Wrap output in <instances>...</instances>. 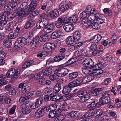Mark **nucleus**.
<instances>
[{
    "mask_svg": "<svg viewBox=\"0 0 121 121\" xmlns=\"http://www.w3.org/2000/svg\"><path fill=\"white\" fill-rule=\"evenodd\" d=\"M37 4V2L36 1L33 0L30 4L28 11L18 8L17 12V16L20 17H25L29 14V12L33 11L36 8Z\"/></svg>",
    "mask_w": 121,
    "mask_h": 121,
    "instance_id": "f257e3e1",
    "label": "nucleus"
},
{
    "mask_svg": "<svg viewBox=\"0 0 121 121\" xmlns=\"http://www.w3.org/2000/svg\"><path fill=\"white\" fill-rule=\"evenodd\" d=\"M55 48V44L52 43H48L45 44L43 46V48L44 51H42L43 55H48L49 50H54Z\"/></svg>",
    "mask_w": 121,
    "mask_h": 121,
    "instance_id": "f03ea898",
    "label": "nucleus"
},
{
    "mask_svg": "<svg viewBox=\"0 0 121 121\" xmlns=\"http://www.w3.org/2000/svg\"><path fill=\"white\" fill-rule=\"evenodd\" d=\"M68 17L66 16H64L58 18V22H56V26L57 28L61 27L64 24H65L69 23Z\"/></svg>",
    "mask_w": 121,
    "mask_h": 121,
    "instance_id": "7ed1b4c3",
    "label": "nucleus"
},
{
    "mask_svg": "<svg viewBox=\"0 0 121 121\" xmlns=\"http://www.w3.org/2000/svg\"><path fill=\"white\" fill-rule=\"evenodd\" d=\"M27 39L22 37H19L16 40L15 43V46L17 47H23L24 45L27 44Z\"/></svg>",
    "mask_w": 121,
    "mask_h": 121,
    "instance_id": "20e7f679",
    "label": "nucleus"
},
{
    "mask_svg": "<svg viewBox=\"0 0 121 121\" xmlns=\"http://www.w3.org/2000/svg\"><path fill=\"white\" fill-rule=\"evenodd\" d=\"M49 20L47 19L43 18L39 20L37 24V28L39 29L45 27V28L47 27V25L49 22Z\"/></svg>",
    "mask_w": 121,
    "mask_h": 121,
    "instance_id": "39448f33",
    "label": "nucleus"
},
{
    "mask_svg": "<svg viewBox=\"0 0 121 121\" xmlns=\"http://www.w3.org/2000/svg\"><path fill=\"white\" fill-rule=\"evenodd\" d=\"M55 71L58 77L65 76L69 72L67 69L64 68L57 69Z\"/></svg>",
    "mask_w": 121,
    "mask_h": 121,
    "instance_id": "423d86ee",
    "label": "nucleus"
},
{
    "mask_svg": "<svg viewBox=\"0 0 121 121\" xmlns=\"http://www.w3.org/2000/svg\"><path fill=\"white\" fill-rule=\"evenodd\" d=\"M8 14L5 12H3L0 13V24L4 25L6 24L8 21Z\"/></svg>",
    "mask_w": 121,
    "mask_h": 121,
    "instance_id": "0eeeda50",
    "label": "nucleus"
},
{
    "mask_svg": "<svg viewBox=\"0 0 121 121\" xmlns=\"http://www.w3.org/2000/svg\"><path fill=\"white\" fill-rule=\"evenodd\" d=\"M9 2L10 6L14 11L17 9L18 4L20 3V0H9Z\"/></svg>",
    "mask_w": 121,
    "mask_h": 121,
    "instance_id": "6e6552de",
    "label": "nucleus"
},
{
    "mask_svg": "<svg viewBox=\"0 0 121 121\" xmlns=\"http://www.w3.org/2000/svg\"><path fill=\"white\" fill-rule=\"evenodd\" d=\"M36 60H32L26 61L23 64L22 66V68L25 69L31 65L38 64Z\"/></svg>",
    "mask_w": 121,
    "mask_h": 121,
    "instance_id": "1a4fd4ad",
    "label": "nucleus"
},
{
    "mask_svg": "<svg viewBox=\"0 0 121 121\" xmlns=\"http://www.w3.org/2000/svg\"><path fill=\"white\" fill-rule=\"evenodd\" d=\"M28 105L26 103H24L21 105L22 109V112L24 114H29L31 111V110L29 109Z\"/></svg>",
    "mask_w": 121,
    "mask_h": 121,
    "instance_id": "9d476101",
    "label": "nucleus"
},
{
    "mask_svg": "<svg viewBox=\"0 0 121 121\" xmlns=\"http://www.w3.org/2000/svg\"><path fill=\"white\" fill-rule=\"evenodd\" d=\"M85 11L88 14V15L93 14L96 11V10L95 8L92 7L90 5H89L86 7Z\"/></svg>",
    "mask_w": 121,
    "mask_h": 121,
    "instance_id": "9b49d317",
    "label": "nucleus"
},
{
    "mask_svg": "<svg viewBox=\"0 0 121 121\" xmlns=\"http://www.w3.org/2000/svg\"><path fill=\"white\" fill-rule=\"evenodd\" d=\"M88 16L87 18L86 19H84L82 21V22L83 24H87L89 23L92 22L95 20V17L94 15L91 14L88 15Z\"/></svg>",
    "mask_w": 121,
    "mask_h": 121,
    "instance_id": "f8f14e48",
    "label": "nucleus"
},
{
    "mask_svg": "<svg viewBox=\"0 0 121 121\" xmlns=\"http://www.w3.org/2000/svg\"><path fill=\"white\" fill-rule=\"evenodd\" d=\"M81 81L80 79L74 80L72 82L69 83L68 85V86L71 88V87H74L79 85L81 84Z\"/></svg>",
    "mask_w": 121,
    "mask_h": 121,
    "instance_id": "ddd939ff",
    "label": "nucleus"
},
{
    "mask_svg": "<svg viewBox=\"0 0 121 121\" xmlns=\"http://www.w3.org/2000/svg\"><path fill=\"white\" fill-rule=\"evenodd\" d=\"M94 62L92 60L90 59H85L83 62L84 66L89 67H91L93 66Z\"/></svg>",
    "mask_w": 121,
    "mask_h": 121,
    "instance_id": "4468645a",
    "label": "nucleus"
},
{
    "mask_svg": "<svg viewBox=\"0 0 121 121\" xmlns=\"http://www.w3.org/2000/svg\"><path fill=\"white\" fill-rule=\"evenodd\" d=\"M94 110L93 109H90L82 117V118L84 117H93L95 116Z\"/></svg>",
    "mask_w": 121,
    "mask_h": 121,
    "instance_id": "2eb2a0df",
    "label": "nucleus"
},
{
    "mask_svg": "<svg viewBox=\"0 0 121 121\" xmlns=\"http://www.w3.org/2000/svg\"><path fill=\"white\" fill-rule=\"evenodd\" d=\"M53 72V69L50 67L47 68L42 70L44 76H48L50 75Z\"/></svg>",
    "mask_w": 121,
    "mask_h": 121,
    "instance_id": "dca6fc26",
    "label": "nucleus"
},
{
    "mask_svg": "<svg viewBox=\"0 0 121 121\" xmlns=\"http://www.w3.org/2000/svg\"><path fill=\"white\" fill-rule=\"evenodd\" d=\"M93 79V78L91 77L90 75L86 76L83 78L82 80H80L81 82H82L83 83H86L90 82Z\"/></svg>",
    "mask_w": 121,
    "mask_h": 121,
    "instance_id": "f3484780",
    "label": "nucleus"
},
{
    "mask_svg": "<svg viewBox=\"0 0 121 121\" xmlns=\"http://www.w3.org/2000/svg\"><path fill=\"white\" fill-rule=\"evenodd\" d=\"M59 15V12L57 10H52L51 12L50 13V17L52 19L56 18Z\"/></svg>",
    "mask_w": 121,
    "mask_h": 121,
    "instance_id": "a211bd4d",
    "label": "nucleus"
},
{
    "mask_svg": "<svg viewBox=\"0 0 121 121\" xmlns=\"http://www.w3.org/2000/svg\"><path fill=\"white\" fill-rule=\"evenodd\" d=\"M101 38V36L100 35H97L94 36L90 40L94 43H96L99 42Z\"/></svg>",
    "mask_w": 121,
    "mask_h": 121,
    "instance_id": "6ab92c4d",
    "label": "nucleus"
},
{
    "mask_svg": "<svg viewBox=\"0 0 121 121\" xmlns=\"http://www.w3.org/2000/svg\"><path fill=\"white\" fill-rule=\"evenodd\" d=\"M69 7L68 4L66 3H61L59 5V9L61 11H64L68 9Z\"/></svg>",
    "mask_w": 121,
    "mask_h": 121,
    "instance_id": "aec40b11",
    "label": "nucleus"
},
{
    "mask_svg": "<svg viewBox=\"0 0 121 121\" xmlns=\"http://www.w3.org/2000/svg\"><path fill=\"white\" fill-rule=\"evenodd\" d=\"M103 89L101 88H99L96 89L92 91V95L93 96H99L101 95V93L99 92L102 91Z\"/></svg>",
    "mask_w": 121,
    "mask_h": 121,
    "instance_id": "412c9836",
    "label": "nucleus"
},
{
    "mask_svg": "<svg viewBox=\"0 0 121 121\" xmlns=\"http://www.w3.org/2000/svg\"><path fill=\"white\" fill-rule=\"evenodd\" d=\"M90 97V95L89 93L86 94V95L81 97V98L79 100V102L81 103L84 102L89 99Z\"/></svg>",
    "mask_w": 121,
    "mask_h": 121,
    "instance_id": "4be33fe9",
    "label": "nucleus"
},
{
    "mask_svg": "<svg viewBox=\"0 0 121 121\" xmlns=\"http://www.w3.org/2000/svg\"><path fill=\"white\" fill-rule=\"evenodd\" d=\"M61 35L60 31H56L53 32L51 35V37L53 39H55Z\"/></svg>",
    "mask_w": 121,
    "mask_h": 121,
    "instance_id": "5701e85b",
    "label": "nucleus"
},
{
    "mask_svg": "<svg viewBox=\"0 0 121 121\" xmlns=\"http://www.w3.org/2000/svg\"><path fill=\"white\" fill-rule=\"evenodd\" d=\"M89 67L84 66L82 68V71L84 74H90L91 73V69Z\"/></svg>",
    "mask_w": 121,
    "mask_h": 121,
    "instance_id": "b1692460",
    "label": "nucleus"
},
{
    "mask_svg": "<svg viewBox=\"0 0 121 121\" xmlns=\"http://www.w3.org/2000/svg\"><path fill=\"white\" fill-rule=\"evenodd\" d=\"M61 88V84L59 83H57L55 86L53 91L55 93H57L60 91Z\"/></svg>",
    "mask_w": 121,
    "mask_h": 121,
    "instance_id": "393cba45",
    "label": "nucleus"
},
{
    "mask_svg": "<svg viewBox=\"0 0 121 121\" xmlns=\"http://www.w3.org/2000/svg\"><path fill=\"white\" fill-rule=\"evenodd\" d=\"M65 57V56L64 54H60L55 57L54 60L56 62H59L62 60Z\"/></svg>",
    "mask_w": 121,
    "mask_h": 121,
    "instance_id": "a878e982",
    "label": "nucleus"
},
{
    "mask_svg": "<svg viewBox=\"0 0 121 121\" xmlns=\"http://www.w3.org/2000/svg\"><path fill=\"white\" fill-rule=\"evenodd\" d=\"M93 70L98 71L102 69L103 67V65L101 63H99L95 65L94 66L91 67Z\"/></svg>",
    "mask_w": 121,
    "mask_h": 121,
    "instance_id": "bb28decb",
    "label": "nucleus"
},
{
    "mask_svg": "<svg viewBox=\"0 0 121 121\" xmlns=\"http://www.w3.org/2000/svg\"><path fill=\"white\" fill-rule=\"evenodd\" d=\"M13 68L10 69L6 73V76L8 78H12L14 77V74L13 73Z\"/></svg>",
    "mask_w": 121,
    "mask_h": 121,
    "instance_id": "cd10ccee",
    "label": "nucleus"
},
{
    "mask_svg": "<svg viewBox=\"0 0 121 121\" xmlns=\"http://www.w3.org/2000/svg\"><path fill=\"white\" fill-rule=\"evenodd\" d=\"M13 68L10 69L6 73V76L8 78H12L14 77V74L13 73Z\"/></svg>",
    "mask_w": 121,
    "mask_h": 121,
    "instance_id": "c85d7f7f",
    "label": "nucleus"
},
{
    "mask_svg": "<svg viewBox=\"0 0 121 121\" xmlns=\"http://www.w3.org/2000/svg\"><path fill=\"white\" fill-rule=\"evenodd\" d=\"M68 19L69 20V23H76L78 19L77 17L75 16H73L70 17H68Z\"/></svg>",
    "mask_w": 121,
    "mask_h": 121,
    "instance_id": "c756f323",
    "label": "nucleus"
},
{
    "mask_svg": "<svg viewBox=\"0 0 121 121\" xmlns=\"http://www.w3.org/2000/svg\"><path fill=\"white\" fill-rule=\"evenodd\" d=\"M3 44L7 48L10 47L12 45L11 41L9 40H5L3 41Z\"/></svg>",
    "mask_w": 121,
    "mask_h": 121,
    "instance_id": "7c9ffc66",
    "label": "nucleus"
},
{
    "mask_svg": "<svg viewBox=\"0 0 121 121\" xmlns=\"http://www.w3.org/2000/svg\"><path fill=\"white\" fill-rule=\"evenodd\" d=\"M80 33L78 31H76L73 34V36L74 37L77 41H79L80 38Z\"/></svg>",
    "mask_w": 121,
    "mask_h": 121,
    "instance_id": "2f4dec72",
    "label": "nucleus"
},
{
    "mask_svg": "<svg viewBox=\"0 0 121 121\" xmlns=\"http://www.w3.org/2000/svg\"><path fill=\"white\" fill-rule=\"evenodd\" d=\"M42 72V70L39 72V73H36L34 76L35 78L38 80V79L42 78L44 76L43 73Z\"/></svg>",
    "mask_w": 121,
    "mask_h": 121,
    "instance_id": "473e14b6",
    "label": "nucleus"
},
{
    "mask_svg": "<svg viewBox=\"0 0 121 121\" xmlns=\"http://www.w3.org/2000/svg\"><path fill=\"white\" fill-rule=\"evenodd\" d=\"M99 24L95 22L92 23L90 24L89 26L94 29L99 30L100 28Z\"/></svg>",
    "mask_w": 121,
    "mask_h": 121,
    "instance_id": "72a5a7b5",
    "label": "nucleus"
},
{
    "mask_svg": "<svg viewBox=\"0 0 121 121\" xmlns=\"http://www.w3.org/2000/svg\"><path fill=\"white\" fill-rule=\"evenodd\" d=\"M24 36H25L27 39L28 38L30 39L32 37H33V33L31 31H28L24 34Z\"/></svg>",
    "mask_w": 121,
    "mask_h": 121,
    "instance_id": "f704fd0d",
    "label": "nucleus"
},
{
    "mask_svg": "<svg viewBox=\"0 0 121 121\" xmlns=\"http://www.w3.org/2000/svg\"><path fill=\"white\" fill-rule=\"evenodd\" d=\"M43 110L39 109L35 113V116L37 117H41L43 115Z\"/></svg>",
    "mask_w": 121,
    "mask_h": 121,
    "instance_id": "c9c22d12",
    "label": "nucleus"
},
{
    "mask_svg": "<svg viewBox=\"0 0 121 121\" xmlns=\"http://www.w3.org/2000/svg\"><path fill=\"white\" fill-rule=\"evenodd\" d=\"M40 41L41 42H45L48 40V35H41L39 38Z\"/></svg>",
    "mask_w": 121,
    "mask_h": 121,
    "instance_id": "e433bc0d",
    "label": "nucleus"
},
{
    "mask_svg": "<svg viewBox=\"0 0 121 121\" xmlns=\"http://www.w3.org/2000/svg\"><path fill=\"white\" fill-rule=\"evenodd\" d=\"M71 89L68 86L65 87L62 91L63 93L65 95H68L71 91Z\"/></svg>",
    "mask_w": 121,
    "mask_h": 121,
    "instance_id": "4c0bfd02",
    "label": "nucleus"
},
{
    "mask_svg": "<svg viewBox=\"0 0 121 121\" xmlns=\"http://www.w3.org/2000/svg\"><path fill=\"white\" fill-rule=\"evenodd\" d=\"M78 75L77 72H74L70 73L69 75V78L71 80L76 78Z\"/></svg>",
    "mask_w": 121,
    "mask_h": 121,
    "instance_id": "58836bf2",
    "label": "nucleus"
},
{
    "mask_svg": "<svg viewBox=\"0 0 121 121\" xmlns=\"http://www.w3.org/2000/svg\"><path fill=\"white\" fill-rule=\"evenodd\" d=\"M57 113L56 112V111H52L48 114V117L50 118H53L57 116Z\"/></svg>",
    "mask_w": 121,
    "mask_h": 121,
    "instance_id": "ea45409f",
    "label": "nucleus"
},
{
    "mask_svg": "<svg viewBox=\"0 0 121 121\" xmlns=\"http://www.w3.org/2000/svg\"><path fill=\"white\" fill-rule=\"evenodd\" d=\"M42 95L40 96V97L37 99L36 103L39 107L42 103L43 101V97L42 96Z\"/></svg>",
    "mask_w": 121,
    "mask_h": 121,
    "instance_id": "a19ab883",
    "label": "nucleus"
},
{
    "mask_svg": "<svg viewBox=\"0 0 121 121\" xmlns=\"http://www.w3.org/2000/svg\"><path fill=\"white\" fill-rule=\"evenodd\" d=\"M39 40L36 38H35L33 40V43L31 45V47L33 48L37 46L39 44Z\"/></svg>",
    "mask_w": 121,
    "mask_h": 121,
    "instance_id": "79ce46f5",
    "label": "nucleus"
},
{
    "mask_svg": "<svg viewBox=\"0 0 121 121\" xmlns=\"http://www.w3.org/2000/svg\"><path fill=\"white\" fill-rule=\"evenodd\" d=\"M28 4L27 2H24L22 4L20 7L19 8L27 11V9L28 6Z\"/></svg>",
    "mask_w": 121,
    "mask_h": 121,
    "instance_id": "37998d69",
    "label": "nucleus"
},
{
    "mask_svg": "<svg viewBox=\"0 0 121 121\" xmlns=\"http://www.w3.org/2000/svg\"><path fill=\"white\" fill-rule=\"evenodd\" d=\"M95 116L99 117L103 113L102 111L100 109H97L94 110Z\"/></svg>",
    "mask_w": 121,
    "mask_h": 121,
    "instance_id": "c03bdc74",
    "label": "nucleus"
},
{
    "mask_svg": "<svg viewBox=\"0 0 121 121\" xmlns=\"http://www.w3.org/2000/svg\"><path fill=\"white\" fill-rule=\"evenodd\" d=\"M32 98H36L41 96L42 94L40 92H32Z\"/></svg>",
    "mask_w": 121,
    "mask_h": 121,
    "instance_id": "a18cd8bd",
    "label": "nucleus"
},
{
    "mask_svg": "<svg viewBox=\"0 0 121 121\" xmlns=\"http://www.w3.org/2000/svg\"><path fill=\"white\" fill-rule=\"evenodd\" d=\"M95 19V20L100 19H104V15L99 13H96L94 15Z\"/></svg>",
    "mask_w": 121,
    "mask_h": 121,
    "instance_id": "49530a36",
    "label": "nucleus"
},
{
    "mask_svg": "<svg viewBox=\"0 0 121 121\" xmlns=\"http://www.w3.org/2000/svg\"><path fill=\"white\" fill-rule=\"evenodd\" d=\"M56 72H55L53 74L50 75L49 77L50 79L52 81H54L56 80L57 79L58 77L57 75Z\"/></svg>",
    "mask_w": 121,
    "mask_h": 121,
    "instance_id": "de8ad7c7",
    "label": "nucleus"
},
{
    "mask_svg": "<svg viewBox=\"0 0 121 121\" xmlns=\"http://www.w3.org/2000/svg\"><path fill=\"white\" fill-rule=\"evenodd\" d=\"M110 94H108L107 96H104L103 97L104 100L106 104H107L111 100V98H110Z\"/></svg>",
    "mask_w": 121,
    "mask_h": 121,
    "instance_id": "09e8293b",
    "label": "nucleus"
},
{
    "mask_svg": "<svg viewBox=\"0 0 121 121\" xmlns=\"http://www.w3.org/2000/svg\"><path fill=\"white\" fill-rule=\"evenodd\" d=\"M6 97H5L4 101L6 104H9L11 101V99L9 97L7 93H6Z\"/></svg>",
    "mask_w": 121,
    "mask_h": 121,
    "instance_id": "8fccbe9b",
    "label": "nucleus"
},
{
    "mask_svg": "<svg viewBox=\"0 0 121 121\" xmlns=\"http://www.w3.org/2000/svg\"><path fill=\"white\" fill-rule=\"evenodd\" d=\"M96 101L95 100H94L91 102V103L88 105L87 107L89 109L95 106L97 104V103L96 102Z\"/></svg>",
    "mask_w": 121,
    "mask_h": 121,
    "instance_id": "3c124183",
    "label": "nucleus"
},
{
    "mask_svg": "<svg viewBox=\"0 0 121 121\" xmlns=\"http://www.w3.org/2000/svg\"><path fill=\"white\" fill-rule=\"evenodd\" d=\"M88 15V14L85 10L84 11L82 12L80 14V17L82 18V20L84 19H86V17Z\"/></svg>",
    "mask_w": 121,
    "mask_h": 121,
    "instance_id": "603ef678",
    "label": "nucleus"
},
{
    "mask_svg": "<svg viewBox=\"0 0 121 121\" xmlns=\"http://www.w3.org/2000/svg\"><path fill=\"white\" fill-rule=\"evenodd\" d=\"M24 89L21 91L22 93H25L29 91L30 89V88L28 86H24Z\"/></svg>",
    "mask_w": 121,
    "mask_h": 121,
    "instance_id": "864d4df0",
    "label": "nucleus"
},
{
    "mask_svg": "<svg viewBox=\"0 0 121 121\" xmlns=\"http://www.w3.org/2000/svg\"><path fill=\"white\" fill-rule=\"evenodd\" d=\"M78 59L76 58L75 57H74L69 60L67 61V63L69 65L77 61Z\"/></svg>",
    "mask_w": 121,
    "mask_h": 121,
    "instance_id": "5fc2aeb1",
    "label": "nucleus"
},
{
    "mask_svg": "<svg viewBox=\"0 0 121 121\" xmlns=\"http://www.w3.org/2000/svg\"><path fill=\"white\" fill-rule=\"evenodd\" d=\"M99 73L97 71L94 70L92 72L91 71V73L90 74V75L93 79L94 78H95L97 75L99 74Z\"/></svg>",
    "mask_w": 121,
    "mask_h": 121,
    "instance_id": "6e6d98bb",
    "label": "nucleus"
},
{
    "mask_svg": "<svg viewBox=\"0 0 121 121\" xmlns=\"http://www.w3.org/2000/svg\"><path fill=\"white\" fill-rule=\"evenodd\" d=\"M87 93H87L85 91H79L78 92L77 96L78 97H81L83 95Z\"/></svg>",
    "mask_w": 121,
    "mask_h": 121,
    "instance_id": "4d7b16f0",
    "label": "nucleus"
},
{
    "mask_svg": "<svg viewBox=\"0 0 121 121\" xmlns=\"http://www.w3.org/2000/svg\"><path fill=\"white\" fill-rule=\"evenodd\" d=\"M13 70L14 77H17L19 75L20 73V70L17 69L13 68Z\"/></svg>",
    "mask_w": 121,
    "mask_h": 121,
    "instance_id": "13d9d810",
    "label": "nucleus"
},
{
    "mask_svg": "<svg viewBox=\"0 0 121 121\" xmlns=\"http://www.w3.org/2000/svg\"><path fill=\"white\" fill-rule=\"evenodd\" d=\"M82 54H83L84 55L83 53H82L80 51L77 50L75 51L74 53V57L76 58H78V57L81 56Z\"/></svg>",
    "mask_w": 121,
    "mask_h": 121,
    "instance_id": "bf43d9fd",
    "label": "nucleus"
},
{
    "mask_svg": "<svg viewBox=\"0 0 121 121\" xmlns=\"http://www.w3.org/2000/svg\"><path fill=\"white\" fill-rule=\"evenodd\" d=\"M50 99L51 101H55L59 99V98H56V95L53 94L51 93L49 95Z\"/></svg>",
    "mask_w": 121,
    "mask_h": 121,
    "instance_id": "052dcab7",
    "label": "nucleus"
},
{
    "mask_svg": "<svg viewBox=\"0 0 121 121\" xmlns=\"http://www.w3.org/2000/svg\"><path fill=\"white\" fill-rule=\"evenodd\" d=\"M118 38V36L115 34H114L112 36V44H114L116 43Z\"/></svg>",
    "mask_w": 121,
    "mask_h": 121,
    "instance_id": "680f3d73",
    "label": "nucleus"
},
{
    "mask_svg": "<svg viewBox=\"0 0 121 121\" xmlns=\"http://www.w3.org/2000/svg\"><path fill=\"white\" fill-rule=\"evenodd\" d=\"M28 99V98L26 97L25 96H22L19 99V102L20 103H23L25 100Z\"/></svg>",
    "mask_w": 121,
    "mask_h": 121,
    "instance_id": "e2e57ef3",
    "label": "nucleus"
},
{
    "mask_svg": "<svg viewBox=\"0 0 121 121\" xmlns=\"http://www.w3.org/2000/svg\"><path fill=\"white\" fill-rule=\"evenodd\" d=\"M97 48V45L95 44H93L91 45L89 47V49L91 51H96Z\"/></svg>",
    "mask_w": 121,
    "mask_h": 121,
    "instance_id": "0e129e2a",
    "label": "nucleus"
},
{
    "mask_svg": "<svg viewBox=\"0 0 121 121\" xmlns=\"http://www.w3.org/2000/svg\"><path fill=\"white\" fill-rule=\"evenodd\" d=\"M16 93V90L13 88H12L9 91V94L10 95H14Z\"/></svg>",
    "mask_w": 121,
    "mask_h": 121,
    "instance_id": "69168bd1",
    "label": "nucleus"
},
{
    "mask_svg": "<svg viewBox=\"0 0 121 121\" xmlns=\"http://www.w3.org/2000/svg\"><path fill=\"white\" fill-rule=\"evenodd\" d=\"M70 114L72 115V116H71V117H73V116H74L75 117H79V112H78L75 111L74 112L70 113Z\"/></svg>",
    "mask_w": 121,
    "mask_h": 121,
    "instance_id": "338daca9",
    "label": "nucleus"
},
{
    "mask_svg": "<svg viewBox=\"0 0 121 121\" xmlns=\"http://www.w3.org/2000/svg\"><path fill=\"white\" fill-rule=\"evenodd\" d=\"M16 107V105H13L10 109L9 112L10 114H13L14 113Z\"/></svg>",
    "mask_w": 121,
    "mask_h": 121,
    "instance_id": "774afa93",
    "label": "nucleus"
}]
</instances>
